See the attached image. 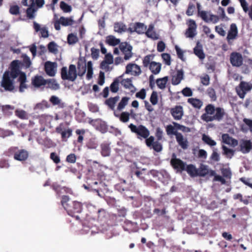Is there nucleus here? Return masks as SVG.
I'll list each match as a JSON object with an SVG mask.
<instances>
[{
  "mask_svg": "<svg viewBox=\"0 0 252 252\" xmlns=\"http://www.w3.org/2000/svg\"><path fill=\"white\" fill-rule=\"evenodd\" d=\"M57 67V64L56 63L47 62L45 64V71L50 76H54L56 74Z\"/></svg>",
  "mask_w": 252,
  "mask_h": 252,
  "instance_id": "obj_15",
  "label": "nucleus"
},
{
  "mask_svg": "<svg viewBox=\"0 0 252 252\" xmlns=\"http://www.w3.org/2000/svg\"><path fill=\"white\" fill-rule=\"evenodd\" d=\"M162 58L163 59L165 63L168 65H170V56L169 54L167 53H164L162 54Z\"/></svg>",
  "mask_w": 252,
  "mask_h": 252,
  "instance_id": "obj_58",
  "label": "nucleus"
},
{
  "mask_svg": "<svg viewBox=\"0 0 252 252\" xmlns=\"http://www.w3.org/2000/svg\"><path fill=\"white\" fill-rule=\"evenodd\" d=\"M176 127L175 126L171 125L167 126L166 127V130L168 135H175L176 136V134L179 133L175 130Z\"/></svg>",
  "mask_w": 252,
  "mask_h": 252,
  "instance_id": "obj_49",
  "label": "nucleus"
},
{
  "mask_svg": "<svg viewBox=\"0 0 252 252\" xmlns=\"http://www.w3.org/2000/svg\"><path fill=\"white\" fill-rule=\"evenodd\" d=\"M168 80V78L167 76L157 79L156 83L158 87L160 89H164L166 87Z\"/></svg>",
  "mask_w": 252,
  "mask_h": 252,
  "instance_id": "obj_36",
  "label": "nucleus"
},
{
  "mask_svg": "<svg viewBox=\"0 0 252 252\" xmlns=\"http://www.w3.org/2000/svg\"><path fill=\"white\" fill-rule=\"evenodd\" d=\"M33 28L36 32H40L42 37L47 38L49 36L48 31L46 27H40V25L36 22H33Z\"/></svg>",
  "mask_w": 252,
  "mask_h": 252,
  "instance_id": "obj_19",
  "label": "nucleus"
},
{
  "mask_svg": "<svg viewBox=\"0 0 252 252\" xmlns=\"http://www.w3.org/2000/svg\"><path fill=\"white\" fill-rule=\"evenodd\" d=\"M9 12L13 15H17L19 13V7L17 5L11 6Z\"/></svg>",
  "mask_w": 252,
  "mask_h": 252,
  "instance_id": "obj_60",
  "label": "nucleus"
},
{
  "mask_svg": "<svg viewBox=\"0 0 252 252\" xmlns=\"http://www.w3.org/2000/svg\"><path fill=\"white\" fill-rule=\"evenodd\" d=\"M238 34V30L236 25L232 24L230 26V28L228 31L227 38L228 41L236 38Z\"/></svg>",
  "mask_w": 252,
  "mask_h": 252,
  "instance_id": "obj_20",
  "label": "nucleus"
},
{
  "mask_svg": "<svg viewBox=\"0 0 252 252\" xmlns=\"http://www.w3.org/2000/svg\"><path fill=\"white\" fill-rule=\"evenodd\" d=\"M208 166L204 165H201L199 168L197 169V176L204 177L208 174Z\"/></svg>",
  "mask_w": 252,
  "mask_h": 252,
  "instance_id": "obj_40",
  "label": "nucleus"
},
{
  "mask_svg": "<svg viewBox=\"0 0 252 252\" xmlns=\"http://www.w3.org/2000/svg\"><path fill=\"white\" fill-rule=\"evenodd\" d=\"M48 49L50 52L57 54L58 52V45L54 42H51L48 45Z\"/></svg>",
  "mask_w": 252,
  "mask_h": 252,
  "instance_id": "obj_48",
  "label": "nucleus"
},
{
  "mask_svg": "<svg viewBox=\"0 0 252 252\" xmlns=\"http://www.w3.org/2000/svg\"><path fill=\"white\" fill-rule=\"evenodd\" d=\"M86 68H87V78L90 80L92 78L93 74V64L91 61L88 62Z\"/></svg>",
  "mask_w": 252,
  "mask_h": 252,
  "instance_id": "obj_41",
  "label": "nucleus"
},
{
  "mask_svg": "<svg viewBox=\"0 0 252 252\" xmlns=\"http://www.w3.org/2000/svg\"><path fill=\"white\" fill-rule=\"evenodd\" d=\"M60 7L65 13L70 12L72 10L71 6L63 1L60 2Z\"/></svg>",
  "mask_w": 252,
  "mask_h": 252,
  "instance_id": "obj_47",
  "label": "nucleus"
},
{
  "mask_svg": "<svg viewBox=\"0 0 252 252\" xmlns=\"http://www.w3.org/2000/svg\"><path fill=\"white\" fill-rule=\"evenodd\" d=\"M36 9H35L33 6H32L28 8L27 10V14L28 17L30 18H33L34 17V13L36 11Z\"/></svg>",
  "mask_w": 252,
  "mask_h": 252,
  "instance_id": "obj_52",
  "label": "nucleus"
},
{
  "mask_svg": "<svg viewBox=\"0 0 252 252\" xmlns=\"http://www.w3.org/2000/svg\"><path fill=\"white\" fill-rule=\"evenodd\" d=\"M19 81L20 83L19 87V91L21 92H23L25 89L27 88L26 82V75L25 73H21L18 78Z\"/></svg>",
  "mask_w": 252,
  "mask_h": 252,
  "instance_id": "obj_27",
  "label": "nucleus"
},
{
  "mask_svg": "<svg viewBox=\"0 0 252 252\" xmlns=\"http://www.w3.org/2000/svg\"><path fill=\"white\" fill-rule=\"evenodd\" d=\"M171 113L175 120H180L182 118L184 115L183 107L181 106H176L171 108Z\"/></svg>",
  "mask_w": 252,
  "mask_h": 252,
  "instance_id": "obj_14",
  "label": "nucleus"
},
{
  "mask_svg": "<svg viewBox=\"0 0 252 252\" xmlns=\"http://www.w3.org/2000/svg\"><path fill=\"white\" fill-rule=\"evenodd\" d=\"M222 140L223 143L234 147L238 144V141L230 137L228 134H222Z\"/></svg>",
  "mask_w": 252,
  "mask_h": 252,
  "instance_id": "obj_18",
  "label": "nucleus"
},
{
  "mask_svg": "<svg viewBox=\"0 0 252 252\" xmlns=\"http://www.w3.org/2000/svg\"><path fill=\"white\" fill-rule=\"evenodd\" d=\"M105 82V74L102 71H100L98 77V84L102 86Z\"/></svg>",
  "mask_w": 252,
  "mask_h": 252,
  "instance_id": "obj_59",
  "label": "nucleus"
},
{
  "mask_svg": "<svg viewBox=\"0 0 252 252\" xmlns=\"http://www.w3.org/2000/svg\"><path fill=\"white\" fill-rule=\"evenodd\" d=\"M152 59L151 55H147L145 56L143 60V65L145 67H147L148 65H150L151 62V60Z\"/></svg>",
  "mask_w": 252,
  "mask_h": 252,
  "instance_id": "obj_61",
  "label": "nucleus"
},
{
  "mask_svg": "<svg viewBox=\"0 0 252 252\" xmlns=\"http://www.w3.org/2000/svg\"><path fill=\"white\" fill-rule=\"evenodd\" d=\"M230 60L233 66H240L243 63L242 56L238 53H232L230 55Z\"/></svg>",
  "mask_w": 252,
  "mask_h": 252,
  "instance_id": "obj_11",
  "label": "nucleus"
},
{
  "mask_svg": "<svg viewBox=\"0 0 252 252\" xmlns=\"http://www.w3.org/2000/svg\"><path fill=\"white\" fill-rule=\"evenodd\" d=\"M224 115V109L220 108V107H217L216 108L215 112L214 115H213V121L214 120H217V121H220L222 118L223 117V116Z\"/></svg>",
  "mask_w": 252,
  "mask_h": 252,
  "instance_id": "obj_28",
  "label": "nucleus"
},
{
  "mask_svg": "<svg viewBox=\"0 0 252 252\" xmlns=\"http://www.w3.org/2000/svg\"><path fill=\"white\" fill-rule=\"evenodd\" d=\"M121 41L114 35H109L106 37V42L111 46H116L120 44Z\"/></svg>",
  "mask_w": 252,
  "mask_h": 252,
  "instance_id": "obj_29",
  "label": "nucleus"
},
{
  "mask_svg": "<svg viewBox=\"0 0 252 252\" xmlns=\"http://www.w3.org/2000/svg\"><path fill=\"white\" fill-rule=\"evenodd\" d=\"M202 139L204 143L210 146L216 145V142L208 135L205 134H203Z\"/></svg>",
  "mask_w": 252,
  "mask_h": 252,
  "instance_id": "obj_39",
  "label": "nucleus"
},
{
  "mask_svg": "<svg viewBox=\"0 0 252 252\" xmlns=\"http://www.w3.org/2000/svg\"><path fill=\"white\" fill-rule=\"evenodd\" d=\"M185 170L191 176L194 177L197 176V169L192 164L187 166Z\"/></svg>",
  "mask_w": 252,
  "mask_h": 252,
  "instance_id": "obj_38",
  "label": "nucleus"
},
{
  "mask_svg": "<svg viewBox=\"0 0 252 252\" xmlns=\"http://www.w3.org/2000/svg\"><path fill=\"white\" fill-rule=\"evenodd\" d=\"M222 150L223 154L227 158H231L233 156L234 154V151L233 150L229 149L225 146H222Z\"/></svg>",
  "mask_w": 252,
  "mask_h": 252,
  "instance_id": "obj_43",
  "label": "nucleus"
},
{
  "mask_svg": "<svg viewBox=\"0 0 252 252\" xmlns=\"http://www.w3.org/2000/svg\"><path fill=\"white\" fill-rule=\"evenodd\" d=\"M216 108L214 105L209 104L205 107V113L203 114L201 118L203 121L209 122L213 121V115L215 114Z\"/></svg>",
  "mask_w": 252,
  "mask_h": 252,
  "instance_id": "obj_5",
  "label": "nucleus"
},
{
  "mask_svg": "<svg viewBox=\"0 0 252 252\" xmlns=\"http://www.w3.org/2000/svg\"><path fill=\"white\" fill-rule=\"evenodd\" d=\"M45 85H47V88L54 90H57L60 88V85L55 80L53 79L46 80V83Z\"/></svg>",
  "mask_w": 252,
  "mask_h": 252,
  "instance_id": "obj_31",
  "label": "nucleus"
},
{
  "mask_svg": "<svg viewBox=\"0 0 252 252\" xmlns=\"http://www.w3.org/2000/svg\"><path fill=\"white\" fill-rule=\"evenodd\" d=\"M173 124L177 129L180 130L184 132H189L190 131V129L188 127L181 125L176 122H173Z\"/></svg>",
  "mask_w": 252,
  "mask_h": 252,
  "instance_id": "obj_44",
  "label": "nucleus"
},
{
  "mask_svg": "<svg viewBox=\"0 0 252 252\" xmlns=\"http://www.w3.org/2000/svg\"><path fill=\"white\" fill-rule=\"evenodd\" d=\"M194 53L200 60H203L205 58V54L203 51L202 46L198 42L194 48Z\"/></svg>",
  "mask_w": 252,
  "mask_h": 252,
  "instance_id": "obj_25",
  "label": "nucleus"
},
{
  "mask_svg": "<svg viewBox=\"0 0 252 252\" xmlns=\"http://www.w3.org/2000/svg\"><path fill=\"white\" fill-rule=\"evenodd\" d=\"M145 139H146V145L148 147L152 148L154 143L155 142L154 141L155 138L153 136H150L149 137H148V138H145Z\"/></svg>",
  "mask_w": 252,
  "mask_h": 252,
  "instance_id": "obj_55",
  "label": "nucleus"
},
{
  "mask_svg": "<svg viewBox=\"0 0 252 252\" xmlns=\"http://www.w3.org/2000/svg\"><path fill=\"white\" fill-rule=\"evenodd\" d=\"M101 155L103 157H107L110 155V149L108 145L103 144L101 146Z\"/></svg>",
  "mask_w": 252,
  "mask_h": 252,
  "instance_id": "obj_42",
  "label": "nucleus"
},
{
  "mask_svg": "<svg viewBox=\"0 0 252 252\" xmlns=\"http://www.w3.org/2000/svg\"><path fill=\"white\" fill-rule=\"evenodd\" d=\"M184 78V71L182 69H179L174 73L172 78V84L177 85L180 83Z\"/></svg>",
  "mask_w": 252,
  "mask_h": 252,
  "instance_id": "obj_17",
  "label": "nucleus"
},
{
  "mask_svg": "<svg viewBox=\"0 0 252 252\" xmlns=\"http://www.w3.org/2000/svg\"><path fill=\"white\" fill-rule=\"evenodd\" d=\"M161 65L159 63L152 62L149 65V69L154 74H158L161 70Z\"/></svg>",
  "mask_w": 252,
  "mask_h": 252,
  "instance_id": "obj_24",
  "label": "nucleus"
},
{
  "mask_svg": "<svg viewBox=\"0 0 252 252\" xmlns=\"http://www.w3.org/2000/svg\"><path fill=\"white\" fill-rule=\"evenodd\" d=\"M158 95L156 92H153L151 95L150 101L153 105H156L158 103Z\"/></svg>",
  "mask_w": 252,
  "mask_h": 252,
  "instance_id": "obj_57",
  "label": "nucleus"
},
{
  "mask_svg": "<svg viewBox=\"0 0 252 252\" xmlns=\"http://www.w3.org/2000/svg\"><path fill=\"white\" fill-rule=\"evenodd\" d=\"M145 34L147 37L153 40H157L159 38V35L154 31V26L153 24H150Z\"/></svg>",
  "mask_w": 252,
  "mask_h": 252,
  "instance_id": "obj_21",
  "label": "nucleus"
},
{
  "mask_svg": "<svg viewBox=\"0 0 252 252\" xmlns=\"http://www.w3.org/2000/svg\"><path fill=\"white\" fill-rule=\"evenodd\" d=\"M114 115L116 117H119L120 120L123 123H126L129 120L130 114L127 112H123L120 115L116 114V113L114 112Z\"/></svg>",
  "mask_w": 252,
  "mask_h": 252,
  "instance_id": "obj_34",
  "label": "nucleus"
},
{
  "mask_svg": "<svg viewBox=\"0 0 252 252\" xmlns=\"http://www.w3.org/2000/svg\"><path fill=\"white\" fill-rule=\"evenodd\" d=\"M195 6L193 4L190 3L189 5L188 8L186 11V14L188 16H191L193 14L194 10H195Z\"/></svg>",
  "mask_w": 252,
  "mask_h": 252,
  "instance_id": "obj_54",
  "label": "nucleus"
},
{
  "mask_svg": "<svg viewBox=\"0 0 252 252\" xmlns=\"http://www.w3.org/2000/svg\"><path fill=\"white\" fill-rule=\"evenodd\" d=\"M119 80L116 79L110 85V90L113 93H117L119 90Z\"/></svg>",
  "mask_w": 252,
  "mask_h": 252,
  "instance_id": "obj_46",
  "label": "nucleus"
},
{
  "mask_svg": "<svg viewBox=\"0 0 252 252\" xmlns=\"http://www.w3.org/2000/svg\"><path fill=\"white\" fill-rule=\"evenodd\" d=\"M119 98L120 97L119 96H116L113 97H110L105 100V103L108 105V106L110 109L114 110L115 107L116 103L119 100Z\"/></svg>",
  "mask_w": 252,
  "mask_h": 252,
  "instance_id": "obj_26",
  "label": "nucleus"
},
{
  "mask_svg": "<svg viewBox=\"0 0 252 252\" xmlns=\"http://www.w3.org/2000/svg\"><path fill=\"white\" fill-rule=\"evenodd\" d=\"M121 51L124 54V59L126 61L129 60L132 56V47L126 42L121 43L119 45Z\"/></svg>",
  "mask_w": 252,
  "mask_h": 252,
  "instance_id": "obj_8",
  "label": "nucleus"
},
{
  "mask_svg": "<svg viewBox=\"0 0 252 252\" xmlns=\"http://www.w3.org/2000/svg\"><path fill=\"white\" fill-rule=\"evenodd\" d=\"M147 29V27L143 24L139 22L131 24L127 29V31L130 33L136 32L138 34L144 33Z\"/></svg>",
  "mask_w": 252,
  "mask_h": 252,
  "instance_id": "obj_7",
  "label": "nucleus"
},
{
  "mask_svg": "<svg viewBox=\"0 0 252 252\" xmlns=\"http://www.w3.org/2000/svg\"><path fill=\"white\" fill-rule=\"evenodd\" d=\"M129 100L130 97H123L118 105L117 110L119 111H121L123 109H124L125 108V107L127 105Z\"/></svg>",
  "mask_w": 252,
  "mask_h": 252,
  "instance_id": "obj_33",
  "label": "nucleus"
},
{
  "mask_svg": "<svg viewBox=\"0 0 252 252\" xmlns=\"http://www.w3.org/2000/svg\"><path fill=\"white\" fill-rule=\"evenodd\" d=\"M32 83L33 85L36 87H39L42 85H45L46 80L43 79L42 76H35L32 80Z\"/></svg>",
  "mask_w": 252,
  "mask_h": 252,
  "instance_id": "obj_30",
  "label": "nucleus"
},
{
  "mask_svg": "<svg viewBox=\"0 0 252 252\" xmlns=\"http://www.w3.org/2000/svg\"><path fill=\"white\" fill-rule=\"evenodd\" d=\"M240 180L246 185L252 189V180L249 178H241Z\"/></svg>",
  "mask_w": 252,
  "mask_h": 252,
  "instance_id": "obj_63",
  "label": "nucleus"
},
{
  "mask_svg": "<svg viewBox=\"0 0 252 252\" xmlns=\"http://www.w3.org/2000/svg\"><path fill=\"white\" fill-rule=\"evenodd\" d=\"M19 74L18 61H13L11 64V70L5 71L1 81V86L5 90L12 91L14 89V80Z\"/></svg>",
  "mask_w": 252,
  "mask_h": 252,
  "instance_id": "obj_1",
  "label": "nucleus"
},
{
  "mask_svg": "<svg viewBox=\"0 0 252 252\" xmlns=\"http://www.w3.org/2000/svg\"><path fill=\"white\" fill-rule=\"evenodd\" d=\"M188 102L194 107L197 109H200L203 105V102L200 99L196 98H189L188 99Z\"/></svg>",
  "mask_w": 252,
  "mask_h": 252,
  "instance_id": "obj_37",
  "label": "nucleus"
},
{
  "mask_svg": "<svg viewBox=\"0 0 252 252\" xmlns=\"http://www.w3.org/2000/svg\"><path fill=\"white\" fill-rule=\"evenodd\" d=\"M16 115L22 119H26L28 117L26 112L23 110L18 109L15 111Z\"/></svg>",
  "mask_w": 252,
  "mask_h": 252,
  "instance_id": "obj_51",
  "label": "nucleus"
},
{
  "mask_svg": "<svg viewBox=\"0 0 252 252\" xmlns=\"http://www.w3.org/2000/svg\"><path fill=\"white\" fill-rule=\"evenodd\" d=\"M29 157V152L24 149L18 150L14 155V158L19 161H25Z\"/></svg>",
  "mask_w": 252,
  "mask_h": 252,
  "instance_id": "obj_16",
  "label": "nucleus"
},
{
  "mask_svg": "<svg viewBox=\"0 0 252 252\" xmlns=\"http://www.w3.org/2000/svg\"><path fill=\"white\" fill-rule=\"evenodd\" d=\"M131 131L135 133L137 135L138 139L147 138L150 135V131L148 129L143 125H139L138 126L130 124L128 126Z\"/></svg>",
  "mask_w": 252,
  "mask_h": 252,
  "instance_id": "obj_2",
  "label": "nucleus"
},
{
  "mask_svg": "<svg viewBox=\"0 0 252 252\" xmlns=\"http://www.w3.org/2000/svg\"><path fill=\"white\" fill-rule=\"evenodd\" d=\"M59 20L61 25L63 26H71L74 23V20L72 17L65 18L64 17H61Z\"/></svg>",
  "mask_w": 252,
  "mask_h": 252,
  "instance_id": "obj_35",
  "label": "nucleus"
},
{
  "mask_svg": "<svg viewBox=\"0 0 252 252\" xmlns=\"http://www.w3.org/2000/svg\"><path fill=\"white\" fill-rule=\"evenodd\" d=\"M152 148L157 152H160L162 149L161 144L158 141H156L154 143Z\"/></svg>",
  "mask_w": 252,
  "mask_h": 252,
  "instance_id": "obj_62",
  "label": "nucleus"
},
{
  "mask_svg": "<svg viewBox=\"0 0 252 252\" xmlns=\"http://www.w3.org/2000/svg\"><path fill=\"white\" fill-rule=\"evenodd\" d=\"M86 65L84 64L83 63L78 62V75L83 76L86 71Z\"/></svg>",
  "mask_w": 252,
  "mask_h": 252,
  "instance_id": "obj_45",
  "label": "nucleus"
},
{
  "mask_svg": "<svg viewBox=\"0 0 252 252\" xmlns=\"http://www.w3.org/2000/svg\"><path fill=\"white\" fill-rule=\"evenodd\" d=\"M121 83L125 88L128 89L131 93H134L136 91V88L132 85V81L130 79H123Z\"/></svg>",
  "mask_w": 252,
  "mask_h": 252,
  "instance_id": "obj_23",
  "label": "nucleus"
},
{
  "mask_svg": "<svg viewBox=\"0 0 252 252\" xmlns=\"http://www.w3.org/2000/svg\"><path fill=\"white\" fill-rule=\"evenodd\" d=\"M188 28L185 33L186 36L192 38L197 34V25L194 20H189L188 23Z\"/></svg>",
  "mask_w": 252,
  "mask_h": 252,
  "instance_id": "obj_9",
  "label": "nucleus"
},
{
  "mask_svg": "<svg viewBox=\"0 0 252 252\" xmlns=\"http://www.w3.org/2000/svg\"><path fill=\"white\" fill-rule=\"evenodd\" d=\"M62 78L63 80L74 81L77 77L76 68L75 65L71 64L67 69L66 67H63L61 71Z\"/></svg>",
  "mask_w": 252,
  "mask_h": 252,
  "instance_id": "obj_3",
  "label": "nucleus"
},
{
  "mask_svg": "<svg viewBox=\"0 0 252 252\" xmlns=\"http://www.w3.org/2000/svg\"><path fill=\"white\" fill-rule=\"evenodd\" d=\"M114 31L118 33H122L126 31H127L126 26L123 23L118 22L114 24Z\"/></svg>",
  "mask_w": 252,
  "mask_h": 252,
  "instance_id": "obj_32",
  "label": "nucleus"
},
{
  "mask_svg": "<svg viewBox=\"0 0 252 252\" xmlns=\"http://www.w3.org/2000/svg\"><path fill=\"white\" fill-rule=\"evenodd\" d=\"M252 89V84L242 81L236 88L238 95L241 98H244L246 94Z\"/></svg>",
  "mask_w": 252,
  "mask_h": 252,
  "instance_id": "obj_4",
  "label": "nucleus"
},
{
  "mask_svg": "<svg viewBox=\"0 0 252 252\" xmlns=\"http://www.w3.org/2000/svg\"><path fill=\"white\" fill-rule=\"evenodd\" d=\"M207 94L209 97L213 100H215L217 98L215 90L212 88H209L207 90Z\"/></svg>",
  "mask_w": 252,
  "mask_h": 252,
  "instance_id": "obj_56",
  "label": "nucleus"
},
{
  "mask_svg": "<svg viewBox=\"0 0 252 252\" xmlns=\"http://www.w3.org/2000/svg\"><path fill=\"white\" fill-rule=\"evenodd\" d=\"M126 74H130L133 76H138L141 73L140 67L135 63H128L126 66Z\"/></svg>",
  "mask_w": 252,
  "mask_h": 252,
  "instance_id": "obj_10",
  "label": "nucleus"
},
{
  "mask_svg": "<svg viewBox=\"0 0 252 252\" xmlns=\"http://www.w3.org/2000/svg\"><path fill=\"white\" fill-rule=\"evenodd\" d=\"M240 148L242 153L247 154L252 149V142L250 140H242L240 142Z\"/></svg>",
  "mask_w": 252,
  "mask_h": 252,
  "instance_id": "obj_13",
  "label": "nucleus"
},
{
  "mask_svg": "<svg viewBox=\"0 0 252 252\" xmlns=\"http://www.w3.org/2000/svg\"><path fill=\"white\" fill-rule=\"evenodd\" d=\"M67 41L69 44H74L78 41V37L75 34L70 33L67 36Z\"/></svg>",
  "mask_w": 252,
  "mask_h": 252,
  "instance_id": "obj_50",
  "label": "nucleus"
},
{
  "mask_svg": "<svg viewBox=\"0 0 252 252\" xmlns=\"http://www.w3.org/2000/svg\"><path fill=\"white\" fill-rule=\"evenodd\" d=\"M49 100L53 105H59L61 102V100L56 95L51 96Z\"/></svg>",
  "mask_w": 252,
  "mask_h": 252,
  "instance_id": "obj_53",
  "label": "nucleus"
},
{
  "mask_svg": "<svg viewBox=\"0 0 252 252\" xmlns=\"http://www.w3.org/2000/svg\"><path fill=\"white\" fill-rule=\"evenodd\" d=\"M176 139L179 145L183 149H186L188 147V142L186 138L181 133L176 134Z\"/></svg>",
  "mask_w": 252,
  "mask_h": 252,
  "instance_id": "obj_22",
  "label": "nucleus"
},
{
  "mask_svg": "<svg viewBox=\"0 0 252 252\" xmlns=\"http://www.w3.org/2000/svg\"><path fill=\"white\" fill-rule=\"evenodd\" d=\"M171 164L178 171L181 172L186 169V164L180 159L172 158L171 160Z\"/></svg>",
  "mask_w": 252,
  "mask_h": 252,
  "instance_id": "obj_12",
  "label": "nucleus"
},
{
  "mask_svg": "<svg viewBox=\"0 0 252 252\" xmlns=\"http://www.w3.org/2000/svg\"><path fill=\"white\" fill-rule=\"evenodd\" d=\"M146 95V93L145 90L144 89H142L141 91L136 94V97L137 98H141L142 99H144Z\"/></svg>",
  "mask_w": 252,
  "mask_h": 252,
  "instance_id": "obj_64",
  "label": "nucleus"
},
{
  "mask_svg": "<svg viewBox=\"0 0 252 252\" xmlns=\"http://www.w3.org/2000/svg\"><path fill=\"white\" fill-rule=\"evenodd\" d=\"M199 16L204 21L207 23L211 22L215 24L219 20V18L218 16L214 15L209 11H204L200 12Z\"/></svg>",
  "mask_w": 252,
  "mask_h": 252,
  "instance_id": "obj_6",
  "label": "nucleus"
}]
</instances>
